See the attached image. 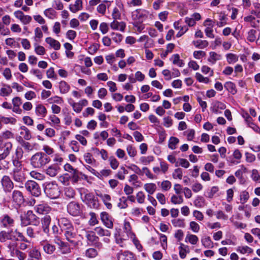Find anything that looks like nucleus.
<instances>
[{"instance_id":"obj_16","label":"nucleus","mask_w":260,"mask_h":260,"mask_svg":"<svg viewBox=\"0 0 260 260\" xmlns=\"http://www.w3.org/2000/svg\"><path fill=\"white\" fill-rule=\"evenodd\" d=\"M1 183L5 191H10L13 188V183L8 176H4L3 177Z\"/></svg>"},{"instance_id":"obj_50","label":"nucleus","mask_w":260,"mask_h":260,"mask_svg":"<svg viewBox=\"0 0 260 260\" xmlns=\"http://www.w3.org/2000/svg\"><path fill=\"white\" fill-rule=\"evenodd\" d=\"M236 250L242 254H249L253 252L252 249L247 246H238L237 247Z\"/></svg>"},{"instance_id":"obj_35","label":"nucleus","mask_w":260,"mask_h":260,"mask_svg":"<svg viewBox=\"0 0 260 260\" xmlns=\"http://www.w3.org/2000/svg\"><path fill=\"white\" fill-rule=\"evenodd\" d=\"M20 135L26 140H29L31 138V134L30 131L25 126L20 127Z\"/></svg>"},{"instance_id":"obj_48","label":"nucleus","mask_w":260,"mask_h":260,"mask_svg":"<svg viewBox=\"0 0 260 260\" xmlns=\"http://www.w3.org/2000/svg\"><path fill=\"white\" fill-rule=\"evenodd\" d=\"M48 119L51 121V122H49L50 125L54 127L59 125L60 123V119L56 115L54 114L50 115L48 116Z\"/></svg>"},{"instance_id":"obj_14","label":"nucleus","mask_w":260,"mask_h":260,"mask_svg":"<svg viewBox=\"0 0 260 260\" xmlns=\"http://www.w3.org/2000/svg\"><path fill=\"white\" fill-rule=\"evenodd\" d=\"M60 167L56 164H52L47 167L45 172L47 175L51 177L56 176L59 172Z\"/></svg>"},{"instance_id":"obj_31","label":"nucleus","mask_w":260,"mask_h":260,"mask_svg":"<svg viewBox=\"0 0 260 260\" xmlns=\"http://www.w3.org/2000/svg\"><path fill=\"white\" fill-rule=\"evenodd\" d=\"M35 112L38 116L44 117L47 114V109L44 106L41 104L37 105Z\"/></svg>"},{"instance_id":"obj_61","label":"nucleus","mask_w":260,"mask_h":260,"mask_svg":"<svg viewBox=\"0 0 260 260\" xmlns=\"http://www.w3.org/2000/svg\"><path fill=\"white\" fill-rule=\"evenodd\" d=\"M109 164L111 168L113 170H116L119 166V162L115 157L111 156L109 158Z\"/></svg>"},{"instance_id":"obj_23","label":"nucleus","mask_w":260,"mask_h":260,"mask_svg":"<svg viewBox=\"0 0 260 260\" xmlns=\"http://www.w3.org/2000/svg\"><path fill=\"white\" fill-rule=\"evenodd\" d=\"M69 10L72 13H76L83 9V3L82 0H76L75 4H70L69 7Z\"/></svg>"},{"instance_id":"obj_45","label":"nucleus","mask_w":260,"mask_h":260,"mask_svg":"<svg viewBox=\"0 0 260 260\" xmlns=\"http://www.w3.org/2000/svg\"><path fill=\"white\" fill-rule=\"evenodd\" d=\"M12 231L8 233L6 232H1L0 233V241L2 242H5L7 240H12L13 239L12 236Z\"/></svg>"},{"instance_id":"obj_33","label":"nucleus","mask_w":260,"mask_h":260,"mask_svg":"<svg viewBox=\"0 0 260 260\" xmlns=\"http://www.w3.org/2000/svg\"><path fill=\"white\" fill-rule=\"evenodd\" d=\"M224 87L232 94H235L237 92L235 84L231 81L226 82Z\"/></svg>"},{"instance_id":"obj_36","label":"nucleus","mask_w":260,"mask_h":260,"mask_svg":"<svg viewBox=\"0 0 260 260\" xmlns=\"http://www.w3.org/2000/svg\"><path fill=\"white\" fill-rule=\"evenodd\" d=\"M118 258L119 260H136L134 254L127 251H124L120 254Z\"/></svg>"},{"instance_id":"obj_49","label":"nucleus","mask_w":260,"mask_h":260,"mask_svg":"<svg viewBox=\"0 0 260 260\" xmlns=\"http://www.w3.org/2000/svg\"><path fill=\"white\" fill-rule=\"evenodd\" d=\"M85 255L88 258H93L98 255V252L93 248H89L86 250Z\"/></svg>"},{"instance_id":"obj_37","label":"nucleus","mask_w":260,"mask_h":260,"mask_svg":"<svg viewBox=\"0 0 260 260\" xmlns=\"http://www.w3.org/2000/svg\"><path fill=\"white\" fill-rule=\"evenodd\" d=\"M144 189L148 193V195H151L156 191L157 187L155 183H146L144 185Z\"/></svg>"},{"instance_id":"obj_7","label":"nucleus","mask_w":260,"mask_h":260,"mask_svg":"<svg viewBox=\"0 0 260 260\" xmlns=\"http://www.w3.org/2000/svg\"><path fill=\"white\" fill-rule=\"evenodd\" d=\"M37 219L36 215L31 210L27 211L24 215L21 216V225L26 226L34 224Z\"/></svg>"},{"instance_id":"obj_43","label":"nucleus","mask_w":260,"mask_h":260,"mask_svg":"<svg viewBox=\"0 0 260 260\" xmlns=\"http://www.w3.org/2000/svg\"><path fill=\"white\" fill-rule=\"evenodd\" d=\"M179 142V140L177 137H171L168 141V147L172 150H174L177 148Z\"/></svg>"},{"instance_id":"obj_34","label":"nucleus","mask_w":260,"mask_h":260,"mask_svg":"<svg viewBox=\"0 0 260 260\" xmlns=\"http://www.w3.org/2000/svg\"><path fill=\"white\" fill-rule=\"evenodd\" d=\"M203 246L206 248H212L213 247V242L209 236H205L201 239Z\"/></svg>"},{"instance_id":"obj_15","label":"nucleus","mask_w":260,"mask_h":260,"mask_svg":"<svg viewBox=\"0 0 260 260\" xmlns=\"http://www.w3.org/2000/svg\"><path fill=\"white\" fill-rule=\"evenodd\" d=\"M80 236H81L82 234H85V237L87 240V241L91 242L92 243H94L96 242L99 239L98 237H97L95 233L90 231H87L85 229H82L80 231Z\"/></svg>"},{"instance_id":"obj_27","label":"nucleus","mask_w":260,"mask_h":260,"mask_svg":"<svg viewBox=\"0 0 260 260\" xmlns=\"http://www.w3.org/2000/svg\"><path fill=\"white\" fill-rule=\"evenodd\" d=\"M58 88L61 94H66L70 90V85L64 81H61L58 83Z\"/></svg>"},{"instance_id":"obj_52","label":"nucleus","mask_w":260,"mask_h":260,"mask_svg":"<svg viewBox=\"0 0 260 260\" xmlns=\"http://www.w3.org/2000/svg\"><path fill=\"white\" fill-rule=\"evenodd\" d=\"M171 222L175 228H184L185 223L184 219L176 218L172 220Z\"/></svg>"},{"instance_id":"obj_44","label":"nucleus","mask_w":260,"mask_h":260,"mask_svg":"<svg viewBox=\"0 0 260 260\" xmlns=\"http://www.w3.org/2000/svg\"><path fill=\"white\" fill-rule=\"evenodd\" d=\"M219 21H217L216 25L219 27H222L227 24V20L228 19L226 15L223 13H220L219 15Z\"/></svg>"},{"instance_id":"obj_22","label":"nucleus","mask_w":260,"mask_h":260,"mask_svg":"<svg viewBox=\"0 0 260 260\" xmlns=\"http://www.w3.org/2000/svg\"><path fill=\"white\" fill-rule=\"evenodd\" d=\"M110 27L113 30L123 32L125 29L126 24L123 21L118 22L115 20L111 23Z\"/></svg>"},{"instance_id":"obj_1","label":"nucleus","mask_w":260,"mask_h":260,"mask_svg":"<svg viewBox=\"0 0 260 260\" xmlns=\"http://www.w3.org/2000/svg\"><path fill=\"white\" fill-rule=\"evenodd\" d=\"M14 168L10 173L13 180L17 182H23L25 180V173L21 162L17 160L13 161Z\"/></svg>"},{"instance_id":"obj_51","label":"nucleus","mask_w":260,"mask_h":260,"mask_svg":"<svg viewBox=\"0 0 260 260\" xmlns=\"http://www.w3.org/2000/svg\"><path fill=\"white\" fill-rule=\"evenodd\" d=\"M171 59L172 60L173 63L177 65L179 67H182L184 64L183 62V60L180 59V56L178 54L173 55Z\"/></svg>"},{"instance_id":"obj_18","label":"nucleus","mask_w":260,"mask_h":260,"mask_svg":"<svg viewBox=\"0 0 260 260\" xmlns=\"http://www.w3.org/2000/svg\"><path fill=\"white\" fill-rule=\"evenodd\" d=\"M96 194L102 200L107 209H111L112 208V205L110 203L111 198L110 195L101 192L98 193Z\"/></svg>"},{"instance_id":"obj_40","label":"nucleus","mask_w":260,"mask_h":260,"mask_svg":"<svg viewBox=\"0 0 260 260\" xmlns=\"http://www.w3.org/2000/svg\"><path fill=\"white\" fill-rule=\"evenodd\" d=\"M28 258H32L38 260H42L41 254L40 251L36 248H34L29 251Z\"/></svg>"},{"instance_id":"obj_3","label":"nucleus","mask_w":260,"mask_h":260,"mask_svg":"<svg viewBox=\"0 0 260 260\" xmlns=\"http://www.w3.org/2000/svg\"><path fill=\"white\" fill-rule=\"evenodd\" d=\"M50 161V158L43 152H37L30 159L31 165L35 168H40Z\"/></svg>"},{"instance_id":"obj_62","label":"nucleus","mask_w":260,"mask_h":260,"mask_svg":"<svg viewBox=\"0 0 260 260\" xmlns=\"http://www.w3.org/2000/svg\"><path fill=\"white\" fill-rule=\"evenodd\" d=\"M29 174L32 178L38 180H43L45 178V176L43 174L35 171H31Z\"/></svg>"},{"instance_id":"obj_13","label":"nucleus","mask_w":260,"mask_h":260,"mask_svg":"<svg viewBox=\"0 0 260 260\" xmlns=\"http://www.w3.org/2000/svg\"><path fill=\"white\" fill-rule=\"evenodd\" d=\"M12 144L11 142H6L3 144L1 149L3 151V153H0V161L5 159L10 154L12 148Z\"/></svg>"},{"instance_id":"obj_21","label":"nucleus","mask_w":260,"mask_h":260,"mask_svg":"<svg viewBox=\"0 0 260 260\" xmlns=\"http://www.w3.org/2000/svg\"><path fill=\"white\" fill-rule=\"evenodd\" d=\"M51 222V217L49 215H45L41 219L42 228L43 232L48 234L49 233V225Z\"/></svg>"},{"instance_id":"obj_20","label":"nucleus","mask_w":260,"mask_h":260,"mask_svg":"<svg viewBox=\"0 0 260 260\" xmlns=\"http://www.w3.org/2000/svg\"><path fill=\"white\" fill-rule=\"evenodd\" d=\"M13 201L16 206H19L23 203L24 198L21 192L18 190H14L12 194Z\"/></svg>"},{"instance_id":"obj_60","label":"nucleus","mask_w":260,"mask_h":260,"mask_svg":"<svg viewBox=\"0 0 260 260\" xmlns=\"http://www.w3.org/2000/svg\"><path fill=\"white\" fill-rule=\"evenodd\" d=\"M90 219L88 221V223L90 226H94L99 223V221L96 218L95 213L91 212L89 213Z\"/></svg>"},{"instance_id":"obj_6","label":"nucleus","mask_w":260,"mask_h":260,"mask_svg":"<svg viewBox=\"0 0 260 260\" xmlns=\"http://www.w3.org/2000/svg\"><path fill=\"white\" fill-rule=\"evenodd\" d=\"M83 202L89 207L93 209H98L99 204L98 199L92 193L85 192L84 197H82Z\"/></svg>"},{"instance_id":"obj_46","label":"nucleus","mask_w":260,"mask_h":260,"mask_svg":"<svg viewBox=\"0 0 260 260\" xmlns=\"http://www.w3.org/2000/svg\"><path fill=\"white\" fill-rule=\"evenodd\" d=\"M70 244L63 241L62 244L58 246V248L62 254H68L71 251V248H70Z\"/></svg>"},{"instance_id":"obj_41","label":"nucleus","mask_w":260,"mask_h":260,"mask_svg":"<svg viewBox=\"0 0 260 260\" xmlns=\"http://www.w3.org/2000/svg\"><path fill=\"white\" fill-rule=\"evenodd\" d=\"M0 120L1 124L3 123L5 124H15L16 123V119L12 117H5L0 116Z\"/></svg>"},{"instance_id":"obj_38","label":"nucleus","mask_w":260,"mask_h":260,"mask_svg":"<svg viewBox=\"0 0 260 260\" xmlns=\"http://www.w3.org/2000/svg\"><path fill=\"white\" fill-rule=\"evenodd\" d=\"M198 241L199 238L197 236L191 234H187L185 239L186 243H189L192 245H196Z\"/></svg>"},{"instance_id":"obj_25","label":"nucleus","mask_w":260,"mask_h":260,"mask_svg":"<svg viewBox=\"0 0 260 260\" xmlns=\"http://www.w3.org/2000/svg\"><path fill=\"white\" fill-rule=\"evenodd\" d=\"M178 249L179 256L182 259H184L186 257L187 253L189 252V246L182 243L179 244Z\"/></svg>"},{"instance_id":"obj_59","label":"nucleus","mask_w":260,"mask_h":260,"mask_svg":"<svg viewBox=\"0 0 260 260\" xmlns=\"http://www.w3.org/2000/svg\"><path fill=\"white\" fill-rule=\"evenodd\" d=\"M195 77H196L197 80L199 82H201V83L208 84L210 81V80L208 77H205L199 73H196Z\"/></svg>"},{"instance_id":"obj_55","label":"nucleus","mask_w":260,"mask_h":260,"mask_svg":"<svg viewBox=\"0 0 260 260\" xmlns=\"http://www.w3.org/2000/svg\"><path fill=\"white\" fill-rule=\"evenodd\" d=\"M154 159V157L152 155L147 156H142L140 158V162L144 165H147L151 162H152Z\"/></svg>"},{"instance_id":"obj_28","label":"nucleus","mask_w":260,"mask_h":260,"mask_svg":"<svg viewBox=\"0 0 260 260\" xmlns=\"http://www.w3.org/2000/svg\"><path fill=\"white\" fill-rule=\"evenodd\" d=\"M221 59V55L215 52L211 51L209 53V56L208 61L211 64H214L218 60Z\"/></svg>"},{"instance_id":"obj_12","label":"nucleus","mask_w":260,"mask_h":260,"mask_svg":"<svg viewBox=\"0 0 260 260\" xmlns=\"http://www.w3.org/2000/svg\"><path fill=\"white\" fill-rule=\"evenodd\" d=\"M201 19V15L199 13H194L190 17H186L184 19V21L188 26L192 27L196 25L197 21Z\"/></svg>"},{"instance_id":"obj_11","label":"nucleus","mask_w":260,"mask_h":260,"mask_svg":"<svg viewBox=\"0 0 260 260\" xmlns=\"http://www.w3.org/2000/svg\"><path fill=\"white\" fill-rule=\"evenodd\" d=\"M101 219L103 224L108 229H112L113 223L110 215L106 212H102L100 214Z\"/></svg>"},{"instance_id":"obj_10","label":"nucleus","mask_w":260,"mask_h":260,"mask_svg":"<svg viewBox=\"0 0 260 260\" xmlns=\"http://www.w3.org/2000/svg\"><path fill=\"white\" fill-rule=\"evenodd\" d=\"M40 245L42 247L43 251L47 254H52L56 250L55 245L51 244L48 240H42L40 242Z\"/></svg>"},{"instance_id":"obj_58","label":"nucleus","mask_w":260,"mask_h":260,"mask_svg":"<svg viewBox=\"0 0 260 260\" xmlns=\"http://www.w3.org/2000/svg\"><path fill=\"white\" fill-rule=\"evenodd\" d=\"M226 57L227 61L229 64H233L238 60V56L233 53L227 54Z\"/></svg>"},{"instance_id":"obj_9","label":"nucleus","mask_w":260,"mask_h":260,"mask_svg":"<svg viewBox=\"0 0 260 260\" xmlns=\"http://www.w3.org/2000/svg\"><path fill=\"white\" fill-rule=\"evenodd\" d=\"M68 212L72 216H78L82 213L80 205L75 202H71L67 206Z\"/></svg>"},{"instance_id":"obj_56","label":"nucleus","mask_w":260,"mask_h":260,"mask_svg":"<svg viewBox=\"0 0 260 260\" xmlns=\"http://www.w3.org/2000/svg\"><path fill=\"white\" fill-rule=\"evenodd\" d=\"M127 173V170H126L124 167H122L116 174L115 177L121 180H123L125 179V175Z\"/></svg>"},{"instance_id":"obj_39","label":"nucleus","mask_w":260,"mask_h":260,"mask_svg":"<svg viewBox=\"0 0 260 260\" xmlns=\"http://www.w3.org/2000/svg\"><path fill=\"white\" fill-rule=\"evenodd\" d=\"M123 229L124 232L127 234V236L131 238H133L135 237V234L132 231V227L130 222L127 220H124Z\"/></svg>"},{"instance_id":"obj_26","label":"nucleus","mask_w":260,"mask_h":260,"mask_svg":"<svg viewBox=\"0 0 260 260\" xmlns=\"http://www.w3.org/2000/svg\"><path fill=\"white\" fill-rule=\"evenodd\" d=\"M45 42L55 50H58L60 48L61 45L60 43L51 37L46 38Z\"/></svg>"},{"instance_id":"obj_17","label":"nucleus","mask_w":260,"mask_h":260,"mask_svg":"<svg viewBox=\"0 0 260 260\" xmlns=\"http://www.w3.org/2000/svg\"><path fill=\"white\" fill-rule=\"evenodd\" d=\"M35 209L40 214H46L51 211V208L48 204L42 203L37 205Z\"/></svg>"},{"instance_id":"obj_64","label":"nucleus","mask_w":260,"mask_h":260,"mask_svg":"<svg viewBox=\"0 0 260 260\" xmlns=\"http://www.w3.org/2000/svg\"><path fill=\"white\" fill-rule=\"evenodd\" d=\"M48 102L50 104L56 103L58 104H61L63 103V101L61 97L55 95L49 98L48 100Z\"/></svg>"},{"instance_id":"obj_57","label":"nucleus","mask_w":260,"mask_h":260,"mask_svg":"<svg viewBox=\"0 0 260 260\" xmlns=\"http://www.w3.org/2000/svg\"><path fill=\"white\" fill-rule=\"evenodd\" d=\"M190 164L189 161L185 158H179L178 161L175 164V166H181L184 168H188L189 167Z\"/></svg>"},{"instance_id":"obj_42","label":"nucleus","mask_w":260,"mask_h":260,"mask_svg":"<svg viewBox=\"0 0 260 260\" xmlns=\"http://www.w3.org/2000/svg\"><path fill=\"white\" fill-rule=\"evenodd\" d=\"M192 44L196 48L200 49H204L207 47L209 45V43L207 41L201 40L193 41Z\"/></svg>"},{"instance_id":"obj_30","label":"nucleus","mask_w":260,"mask_h":260,"mask_svg":"<svg viewBox=\"0 0 260 260\" xmlns=\"http://www.w3.org/2000/svg\"><path fill=\"white\" fill-rule=\"evenodd\" d=\"M12 92V89L10 85L4 84L0 89V95L2 96H8Z\"/></svg>"},{"instance_id":"obj_5","label":"nucleus","mask_w":260,"mask_h":260,"mask_svg":"<svg viewBox=\"0 0 260 260\" xmlns=\"http://www.w3.org/2000/svg\"><path fill=\"white\" fill-rule=\"evenodd\" d=\"M150 13L144 9H137L132 13V18L133 21L143 22L149 16Z\"/></svg>"},{"instance_id":"obj_53","label":"nucleus","mask_w":260,"mask_h":260,"mask_svg":"<svg viewBox=\"0 0 260 260\" xmlns=\"http://www.w3.org/2000/svg\"><path fill=\"white\" fill-rule=\"evenodd\" d=\"M56 12L52 8H48L44 11V15L50 19H53L56 16Z\"/></svg>"},{"instance_id":"obj_8","label":"nucleus","mask_w":260,"mask_h":260,"mask_svg":"<svg viewBox=\"0 0 260 260\" xmlns=\"http://www.w3.org/2000/svg\"><path fill=\"white\" fill-rule=\"evenodd\" d=\"M26 190L32 196L39 197L41 194V189L37 183L34 181H27L25 184Z\"/></svg>"},{"instance_id":"obj_29","label":"nucleus","mask_w":260,"mask_h":260,"mask_svg":"<svg viewBox=\"0 0 260 260\" xmlns=\"http://www.w3.org/2000/svg\"><path fill=\"white\" fill-rule=\"evenodd\" d=\"M12 234L13 240L21 241L26 243H29V240L24 236L22 233L17 230H15L14 232L12 231Z\"/></svg>"},{"instance_id":"obj_19","label":"nucleus","mask_w":260,"mask_h":260,"mask_svg":"<svg viewBox=\"0 0 260 260\" xmlns=\"http://www.w3.org/2000/svg\"><path fill=\"white\" fill-rule=\"evenodd\" d=\"M58 223L62 232L73 227L72 222L65 217L58 219Z\"/></svg>"},{"instance_id":"obj_47","label":"nucleus","mask_w":260,"mask_h":260,"mask_svg":"<svg viewBox=\"0 0 260 260\" xmlns=\"http://www.w3.org/2000/svg\"><path fill=\"white\" fill-rule=\"evenodd\" d=\"M94 230L96 232V234L99 236L101 237H109L111 235V232L109 230L104 229L103 228L100 226L95 228Z\"/></svg>"},{"instance_id":"obj_63","label":"nucleus","mask_w":260,"mask_h":260,"mask_svg":"<svg viewBox=\"0 0 260 260\" xmlns=\"http://www.w3.org/2000/svg\"><path fill=\"white\" fill-rule=\"evenodd\" d=\"M65 196L69 198H73L75 196V192L74 189L70 187H66L64 189Z\"/></svg>"},{"instance_id":"obj_2","label":"nucleus","mask_w":260,"mask_h":260,"mask_svg":"<svg viewBox=\"0 0 260 260\" xmlns=\"http://www.w3.org/2000/svg\"><path fill=\"white\" fill-rule=\"evenodd\" d=\"M44 191L46 196L51 199H57L60 194V189L55 182L45 183Z\"/></svg>"},{"instance_id":"obj_54","label":"nucleus","mask_w":260,"mask_h":260,"mask_svg":"<svg viewBox=\"0 0 260 260\" xmlns=\"http://www.w3.org/2000/svg\"><path fill=\"white\" fill-rule=\"evenodd\" d=\"M171 202L173 204H181L183 202V199L181 195L173 194L171 198Z\"/></svg>"},{"instance_id":"obj_32","label":"nucleus","mask_w":260,"mask_h":260,"mask_svg":"<svg viewBox=\"0 0 260 260\" xmlns=\"http://www.w3.org/2000/svg\"><path fill=\"white\" fill-rule=\"evenodd\" d=\"M1 221V223L5 227L11 226L14 223V220L8 215H4Z\"/></svg>"},{"instance_id":"obj_24","label":"nucleus","mask_w":260,"mask_h":260,"mask_svg":"<svg viewBox=\"0 0 260 260\" xmlns=\"http://www.w3.org/2000/svg\"><path fill=\"white\" fill-rule=\"evenodd\" d=\"M256 31L254 29H250L247 33V39L250 42L256 41L257 44H260V34L258 38L256 39Z\"/></svg>"},{"instance_id":"obj_4","label":"nucleus","mask_w":260,"mask_h":260,"mask_svg":"<svg viewBox=\"0 0 260 260\" xmlns=\"http://www.w3.org/2000/svg\"><path fill=\"white\" fill-rule=\"evenodd\" d=\"M66 240L70 244L71 246L76 247L78 245L76 230L73 227L63 231Z\"/></svg>"}]
</instances>
